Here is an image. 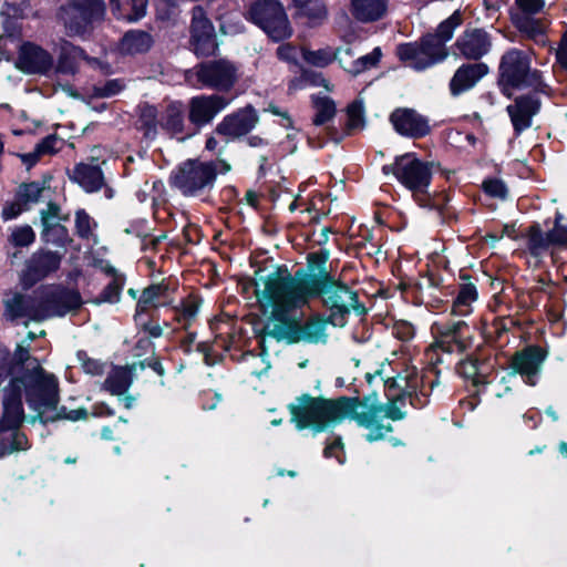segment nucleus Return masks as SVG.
<instances>
[{
    "label": "nucleus",
    "instance_id": "obj_14",
    "mask_svg": "<svg viewBox=\"0 0 567 567\" xmlns=\"http://www.w3.org/2000/svg\"><path fill=\"white\" fill-rule=\"evenodd\" d=\"M321 296L323 303L331 310V322L334 326L344 324V315L358 309V295L344 284L331 277L320 284L316 296Z\"/></svg>",
    "mask_w": 567,
    "mask_h": 567
},
{
    "label": "nucleus",
    "instance_id": "obj_18",
    "mask_svg": "<svg viewBox=\"0 0 567 567\" xmlns=\"http://www.w3.org/2000/svg\"><path fill=\"white\" fill-rule=\"evenodd\" d=\"M229 103V99L219 94L194 96L188 102V120L199 131L209 124Z\"/></svg>",
    "mask_w": 567,
    "mask_h": 567
},
{
    "label": "nucleus",
    "instance_id": "obj_50",
    "mask_svg": "<svg viewBox=\"0 0 567 567\" xmlns=\"http://www.w3.org/2000/svg\"><path fill=\"white\" fill-rule=\"evenodd\" d=\"M95 226L92 218L83 210L80 209L75 214V229L81 238L89 239L93 236V227Z\"/></svg>",
    "mask_w": 567,
    "mask_h": 567
},
{
    "label": "nucleus",
    "instance_id": "obj_23",
    "mask_svg": "<svg viewBox=\"0 0 567 567\" xmlns=\"http://www.w3.org/2000/svg\"><path fill=\"white\" fill-rule=\"evenodd\" d=\"M395 131L404 136L420 138L430 133L426 117L411 109H398L390 116Z\"/></svg>",
    "mask_w": 567,
    "mask_h": 567
},
{
    "label": "nucleus",
    "instance_id": "obj_47",
    "mask_svg": "<svg viewBox=\"0 0 567 567\" xmlns=\"http://www.w3.org/2000/svg\"><path fill=\"white\" fill-rule=\"evenodd\" d=\"M41 238L45 243H50L59 247H64L71 241L69 231L63 225H58L49 229H42Z\"/></svg>",
    "mask_w": 567,
    "mask_h": 567
},
{
    "label": "nucleus",
    "instance_id": "obj_10",
    "mask_svg": "<svg viewBox=\"0 0 567 567\" xmlns=\"http://www.w3.org/2000/svg\"><path fill=\"white\" fill-rule=\"evenodd\" d=\"M501 81L505 87H532L544 91L540 73L530 69L528 56L520 50L513 49L503 55L501 62Z\"/></svg>",
    "mask_w": 567,
    "mask_h": 567
},
{
    "label": "nucleus",
    "instance_id": "obj_61",
    "mask_svg": "<svg viewBox=\"0 0 567 567\" xmlns=\"http://www.w3.org/2000/svg\"><path fill=\"white\" fill-rule=\"evenodd\" d=\"M556 56L560 65L567 70V32L564 34L561 39V43L556 52Z\"/></svg>",
    "mask_w": 567,
    "mask_h": 567
},
{
    "label": "nucleus",
    "instance_id": "obj_44",
    "mask_svg": "<svg viewBox=\"0 0 567 567\" xmlns=\"http://www.w3.org/2000/svg\"><path fill=\"white\" fill-rule=\"evenodd\" d=\"M40 218L42 229H49L69 220V215H63L58 204L49 202L47 208L40 212Z\"/></svg>",
    "mask_w": 567,
    "mask_h": 567
},
{
    "label": "nucleus",
    "instance_id": "obj_32",
    "mask_svg": "<svg viewBox=\"0 0 567 567\" xmlns=\"http://www.w3.org/2000/svg\"><path fill=\"white\" fill-rule=\"evenodd\" d=\"M420 383L421 379L415 369H408L403 374L400 373L394 378H389L384 382L389 391L399 389L402 396H409L412 405H416L413 400V394L417 391Z\"/></svg>",
    "mask_w": 567,
    "mask_h": 567
},
{
    "label": "nucleus",
    "instance_id": "obj_21",
    "mask_svg": "<svg viewBox=\"0 0 567 567\" xmlns=\"http://www.w3.org/2000/svg\"><path fill=\"white\" fill-rule=\"evenodd\" d=\"M540 101L536 95H522L506 107L515 135L529 128L533 117L539 112Z\"/></svg>",
    "mask_w": 567,
    "mask_h": 567
},
{
    "label": "nucleus",
    "instance_id": "obj_45",
    "mask_svg": "<svg viewBox=\"0 0 567 567\" xmlns=\"http://www.w3.org/2000/svg\"><path fill=\"white\" fill-rule=\"evenodd\" d=\"M124 286V279L121 276H115L110 284L103 289L99 297L95 298L94 303L100 305L103 302L115 303L120 300L121 291Z\"/></svg>",
    "mask_w": 567,
    "mask_h": 567
},
{
    "label": "nucleus",
    "instance_id": "obj_41",
    "mask_svg": "<svg viewBox=\"0 0 567 567\" xmlns=\"http://www.w3.org/2000/svg\"><path fill=\"white\" fill-rule=\"evenodd\" d=\"M17 197L24 206H29L32 204H37L42 199L49 197V188L45 186V183L42 182H31L28 184H22L19 187Z\"/></svg>",
    "mask_w": 567,
    "mask_h": 567
},
{
    "label": "nucleus",
    "instance_id": "obj_26",
    "mask_svg": "<svg viewBox=\"0 0 567 567\" xmlns=\"http://www.w3.org/2000/svg\"><path fill=\"white\" fill-rule=\"evenodd\" d=\"M488 72L484 63L464 64L457 69L451 80L450 89L453 95L471 89L475 83Z\"/></svg>",
    "mask_w": 567,
    "mask_h": 567
},
{
    "label": "nucleus",
    "instance_id": "obj_9",
    "mask_svg": "<svg viewBox=\"0 0 567 567\" xmlns=\"http://www.w3.org/2000/svg\"><path fill=\"white\" fill-rule=\"evenodd\" d=\"M382 173L392 174L415 198L426 193L432 179L431 164L420 159L415 153L396 156L392 164L382 167Z\"/></svg>",
    "mask_w": 567,
    "mask_h": 567
},
{
    "label": "nucleus",
    "instance_id": "obj_7",
    "mask_svg": "<svg viewBox=\"0 0 567 567\" xmlns=\"http://www.w3.org/2000/svg\"><path fill=\"white\" fill-rule=\"evenodd\" d=\"M230 169L225 161L200 162L188 159L171 176L172 185L185 196H199L210 190L218 173Z\"/></svg>",
    "mask_w": 567,
    "mask_h": 567
},
{
    "label": "nucleus",
    "instance_id": "obj_58",
    "mask_svg": "<svg viewBox=\"0 0 567 567\" xmlns=\"http://www.w3.org/2000/svg\"><path fill=\"white\" fill-rule=\"evenodd\" d=\"M343 453V445L341 439H336L332 443L326 446L323 454L326 457H336L340 464L343 463L341 454Z\"/></svg>",
    "mask_w": 567,
    "mask_h": 567
},
{
    "label": "nucleus",
    "instance_id": "obj_37",
    "mask_svg": "<svg viewBox=\"0 0 567 567\" xmlns=\"http://www.w3.org/2000/svg\"><path fill=\"white\" fill-rule=\"evenodd\" d=\"M478 293L476 286L472 282L460 285L456 298L452 305V315L465 317L472 313L473 303L477 300Z\"/></svg>",
    "mask_w": 567,
    "mask_h": 567
},
{
    "label": "nucleus",
    "instance_id": "obj_16",
    "mask_svg": "<svg viewBox=\"0 0 567 567\" xmlns=\"http://www.w3.org/2000/svg\"><path fill=\"white\" fill-rule=\"evenodd\" d=\"M189 73L200 86L219 92H228L238 80L237 66L224 59L199 63Z\"/></svg>",
    "mask_w": 567,
    "mask_h": 567
},
{
    "label": "nucleus",
    "instance_id": "obj_48",
    "mask_svg": "<svg viewBox=\"0 0 567 567\" xmlns=\"http://www.w3.org/2000/svg\"><path fill=\"white\" fill-rule=\"evenodd\" d=\"M347 127L349 131H358L364 127V109L361 101L352 102L347 109Z\"/></svg>",
    "mask_w": 567,
    "mask_h": 567
},
{
    "label": "nucleus",
    "instance_id": "obj_38",
    "mask_svg": "<svg viewBox=\"0 0 567 567\" xmlns=\"http://www.w3.org/2000/svg\"><path fill=\"white\" fill-rule=\"evenodd\" d=\"M158 121L157 109L147 103L138 106V120L136 122L137 130L143 132L147 140H154L157 135Z\"/></svg>",
    "mask_w": 567,
    "mask_h": 567
},
{
    "label": "nucleus",
    "instance_id": "obj_62",
    "mask_svg": "<svg viewBox=\"0 0 567 567\" xmlns=\"http://www.w3.org/2000/svg\"><path fill=\"white\" fill-rule=\"evenodd\" d=\"M58 415L71 421H78L86 417V411L84 409H78L66 412L65 409H62Z\"/></svg>",
    "mask_w": 567,
    "mask_h": 567
},
{
    "label": "nucleus",
    "instance_id": "obj_49",
    "mask_svg": "<svg viewBox=\"0 0 567 567\" xmlns=\"http://www.w3.org/2000/svg\"><path fill=\"white\" fill-rule=\"evenodd\" d=\"M34 239L35 234L29 225L16 227L9 237V241L16 247H28Z\"/></svg>",
    "mask_w": 567,
    "mask_h": 567
},
{
    "label": "nucleus",
    "instance_id": "obj_54",
    "mask_svg": "<svg viewBox=\"0 0 567 567\" xmlns=\"http://www.w3.org/2000/svg\"><path fill=\"white\" fill-rule=\"evenodd\" d=\"M392 334L402 341H409L414 336V327L404 320L396 321L392 327Z\"/></svg>",
    "mask_w": 567,
    "mask_h": 567
},
{
    "label": "nucleus",
    "instance_id": "obj_55",
    "mask_svg": "<svg viewBox=\"0 0 567 567\" xmlns=\"http://www.w3.org/2000/svg\"><path fill=\"white\" fill-rule=\"evenodd\" d=\"M62 144L63 141L56 135H48L37 145V148L41 155L52 154L56 152Z\"/></svg>",
    "mask_w": 567,
    "mask_h": 567
},
{
    "label": "nucleus",
    "instance_id": "obj_29",
    "mask_svg": "<svg viewBox=\"0 0 567 567\" xmlns=\"http://www.w3.org/2000/svg\"><path fill=\"white\" fill-rule=\"evenodd\" d=\"M388 10V0H352L351 13L361 22L382 19Z\"/></svg>",
    "mask_w": 567,
    "mask_h": 567
},
{
    "label": "nucleus",
    "instance_id": "obj_13",
    "mask_svg": "<svg viewBox=\"0 0 567 567\" xmlns=\"http://www.w3.org/2000/svg\"><path fill=\"white\" fill-rule=\"evenodd\" d=\"M434 342L427 350V357L433 360L437 351L444 353H461L467 347L468 326L463 320H441L431 326Z\"/></svg>",
    "mask_w": 567,
    "mask_h": 567
},
{
    "label": "nucleus",
    "instance_id": "obj_28",
    "mask_svg": "<svg viewBox=\"0 0 567 567\" xmlns=\"http://www.w3.org/2000/svg\"><path fill=\"white\" fill-rule=\"evenodd\" d=\"M161 126L169 135L177 136L181 141L193 134L185 132L184 106L181 102L167 104L161 117Z\"/></svg>",
    "mask_w": 567,
    "mask_h": 567
},
{
    "label": "nucleus",
    "instance_id": "obj_24",
    "mask_svg": "<svg viewBox=\"0 0 567 567\" xmlns=\"http://www.w3.org/2000/svg\"><path fill=\"white\" fill-rule=\"evenodd\" d=\"M17 65L25 73L47 74L53 68V58L37 44L24 43L20 48Z\"/></svg>",
    "mask_w": 567,
    "mask_h": 567
},
{
    "label": "nucleus",
    "instance_id": "obj_3",
    "mask_svg": "<svg viewBox=\"0 0 567 567\" xmlns=\"http://www.w3.org/2000/svg\"><path fill=\"white\" fill-rule=\"evenodd\" d=\"M328 258L327 251L310 254L309 272L297 271L292 276L279 269L261 277L256 285V292L287 293V305L305 307L315 297L319 285L332 277L326 268Z\"/></svg>",
    "mask_w": 567,
    "mask_h": 567
},
{
    "label": "nucleus",
    "instance_id": "obj_39",
    "mask_svg": "<svg viewBox=\"0 0 567 567\" xmlns=\"http://www.w3.org/2000/svg\"><path fill=\"white\" fill-rule=\"evenodd\" d=\"M526 245L529 254L534 257H540L546 254L551 246L549 234L543 231L539 224H533L526 231Z\"/></svg>",
    "mask_w": 567,
    "mask_h": 567
},
{
    "label": "nucleus",
    "instance_id": "obj_30",
    "mask_svg": "<svg viewBox=\"0 0 567 567\" xmlns=\"http://www.w3.org/2000/svg\"><path fill=\"white\" fill-rule=\"evenodd\" d=\"M58 63L56 72L63 74H72L76 71L78 62L85 58L84 51L72 43L61 40L56 44Z\"/></svg>",
    "mask_w": 567,
    "mask_h": 567
},
{
    "label": "nucleus",
    "instance_id": "obj_43",
    "mask_svg": "<svg viewBox=\"0 0 567 567\" xmlns=\"http://www.w3.org/2000/svg\"><path fill=\"white\" fill-rule=\"evenodd\" d=\"M300 16L307 17L311 23H318L326 18L324 6L316 0H293Z\"/></svg>",
    "mask_w": 567,
    "mask_h": 567
},
{
    "label": "nucleus",
    "instance_id": "obj_8",
    "mask_svg": "<svg viewBox=\"0 0 567 567\" xmlns=\"http://www.w3.org/2000/svg\"><path fill=\"white\" fill-rule=\"evenodd\" d=\"M17 382H9L3 389L2 416L0 419V445L6 453L28 449L27 436L19 431L24 420L22 393Z\"/></svg>",
    "mask_w": 567,
    "mask_h": 567
},
{
    "label": "nucleus",
    "instance_id": "obj_6",
    "mask_svg": "<svg viewBox=\"0 0 567 567\" xmlns=\"http://www.w3.org/2000/svg\"><path fill=\"white\" fill-rule=\"evenodd\" d=\"M35 365L28 369L20 377L12 378L11 382L19 384L18 389L24 394L29 406L42 414L54 410L59 402V382L54 374L47 372L34 360Z\"/></svg>",
    "mask_w": 567,
    "mask_h": 567
},
{
    "label": "nucleus",
    "instance_id": "obj_34",
    "mask_svg": "<svg viewBox=\"0 0 567 567\" xmlns=\"http://www.w3.org/2000/svg\"><path fill=\"white\" fill-rule=\"evenodd\" d=\"M73 179L86 192H95L103 185L104 178L101 168L96 165L79 164L73 169Z\"/></svg>",
    "mask_w": 567,
    "mask_h": 567
},
{
    "label": "nucleus",
    "instance_id": "obj_64",
    "mask_svg": "<svg viewBox=\"0 0 567 567\" xmlns=\"http://www.w3.org/2000/svg\"><path fill=\"white\" fill-rule=\"evenodd\" d=\"M1 358H2V362L0 364V384L2 383L3 379L8 378L11 373L10 360H9L8 353H2Z\"/></svg>",
    "mask_w": 567,
    "mask_h": 567
},
{
    "label": "nucleus",
    "instance_id": "obj_12",
    "mask_svg": "<svg viewBox=\"0 0 567 567\" xmlns=\"http://www.w3.org/2000/svg\"><path fill=\"white\" fill-rule=\"evenodd\" d=\"M251 21L261 28L272 40L280 41L292 33L282 6L276 0H258L249 11Z\"/></svg>",
    "mask_w": 567,
    "mask_h": 567
},
{
    "label": "nucleus",
    "instance_id": "obj_31",
    "mask_svg": "<svg viewBox=\"0 0 567 567\" xmlns=\"http://www.w3.org/2000/svg\"><path fill=\"white\" fill-rule=\"evenodd\" d=\"M110 7L117 19L135 22L146 14L147 0H110Z\"/></svg>",
    "mask_w": 567,
    "mask_h": 567
},
{
    "label": "nucleus",
    "instance_id": "obj_46",
    "mask_svg": "<svg viewBox=\"0 0 567 567\" xmlns=\"http://www.w3.org/2000/svg\"><path fill=\"white\" fill-rule=\"evenodd\" d=\"M381 58V50L380 48H375L371 53L365 54L355 61L352 62L351 65H347V62L344 61L342 68L347 70L350 73L358 74L361 73L372 66H374Z\"/></svg>",
    "mask_w": 567,
    "mask_h": 567
},
{
    "label": "nucleus",
    "instance_id": "obj_25",
    "mask_svg": "<svg viewBox=\"0 0 567 567\" xmlns=\"http://www.w3.org/2000/svg\"><path fill=\"white\" fill-rule=\"evenodd\" d=\"M176 288L177 284L169 280H163L145 288L136 305V317L146 312L152 307L157 308L172 305Z\"/></svg>",
    "mask_w": 567,
    "mask_h": 567
},
{
    "label": "nucleus",
    "instance_id": "obj_19",
    "mask_svg": "<svg viewBox=\"0 0 567 567\" xmlns=\"http://www.w3.org/2000/svg\"><path fill=\"white\" fill-rule=\"evenodd\" d=\"M259 121L256 110L251 105L239 109L226 115L215 127V133L226 142L234 141L248 134Z\"/></svg>",
    "mask_w": 567,
    "mask_h": 567
},
{
    "label": "nucleus",
    "instance_id": "obj_59",
    "mask_svg": "<svg viewBox=\"0 0 567 567\" xmlns=\"http://www.w3.org/2000/svg\"><path fill=\"white\" fill-rule=\"evenodd\" d=\"M277 55L280 60L287 62H296L297 61V49L291 44H282L277 49Z\"/></svg>",
    "mask_w": 567,
    "mask_h": 567
},
{
    "label": "nucleus",
    "instance_id": "obj_33",
    "mask_svg": "<svg viewBox=\"0 0 567 567\" xmlns=\"http://www.w3.org/2000/svg\"><path fill=\"white\" fill-rule=\"evenodd\" d=\"M352 58L353 51L351 48H347L344 50L333 51L331 48L319 49L316 51L303 50L302 58L306 62L324 68L330 64L333 60L338 59L340 64H343L344 56Z\"/></svg>",
    "mask_w": 567,
    "mask_h": 567
},
{
    "label": "nucleus",
    "instance_id": "obj_52",
    "mask_svg": "<svg viewBox=\"0 0 567 567\" xmlns=\"http://www.w3.org/2000/svg\"><path fill=\"white\" fill-rule=\"evenodd\" d=\"M124 85L120 80H109L105 83L95 86L94 91L96 95L101 97H110L123 90Z\"/></svg>",
    "mask_w": 567,
    "mask_h": 567
},
{
    "label": "nucleus",
    "instance_id": "obj_63",
    "mask_svg": "<svg viewBox=\"0 0 567 567\" xmlns=\"http://www.w3.org/2000/svg\"><path fill=\"white\" fill-rule=\"evenodd\" d=\"M41 153L38 152V148L35 147L33 152H30V153H27V154H22L20 155L22 162L28 166V167H32L33 165H35L40 158Z\"/></svg>",
    "mask_w": 567,
    "mask_h": 567
},
{
    "label": "nucleus",
    "instance_id": "obj_15",
    "mask_svg": "<svg viewBox=\"0 0 567 567\" xmlns=\"http://www.w3.org/2000/svg\"><path fill=\"white\" fill-rule=\"evenodd\" d=\"M515 2L517 8L512 11L514 25L526 38L534 40L539 45H545L548 22L538 16L544 9V0H516Z\"/></svg>",
    "mask_w": 567,
    "mask_h": 567
},
{
    "label": "nucleus",
    "instance_id": "obj_53",
    "mask_svg": "<svg viewBox=\"0 0 567 567\" xmlns=\"http://www.w3.org/2000/svg\"><path fill=\"white\" fill-rule=\"evenodd\" d=\"M553 247L567 248V227L561 224H555L548 233Z\"/></svg>",
    "mask_w": 567,
    "mask_h": 567
},
{
    "label": "nucleus",
    "instance_id": "obj_22",
    "mask_svg": "<svg viewBox=\"0 0 567 567\" xmlns=\"http://www.w3.org/2000/svg\"><path fill=\"white\" fill-rule=\"evenodd\" d=\"M492 47V41L483 29H467L456 40V54L465 59L477 60L485 55Z\"/></svg>",
    "mask_w": 567,
    "mask_h": 567
},
{
    "label": "nucleus",
    "instance_id": "obj_57",
    "mask_svg": "<svg viewBox=\"0 0 567 567\" xmlns=\"http://www.w3.org/2000/svg\"><path fill=\"white\" fill-rule=\"evenodd\" d=\"M24 209H27V206L23 205L17 197L16 203L8 204L2 209V218L4 220H10L16 217H18Z\"/></svg>",
    "mask_w": 567,
    "mask_h": 567
},
{
    "label": "nucleus",
    "instance_id": "obj_5",
    "mask_svg": "<svg viewBox=\"0 0 567 567\" xmlns=\"http://www.w3.org/2000/svg\"><path fill=\"white\" fill-rule=\"evenodd\" d=\"M462 23L461 11H454L437 25L434 33L425 34L420 42L400 44L396 49L399 59L416 71L443 61L447 56L445 44Z\"/></svg>",
    "mask_w": 567,
    "mask_h": 567
},
{
    "label": "nucleus",
    "instance_id": "obj_36",
    "mask_svg": "<svg viewBox=\"0 0 567 567\" xmlns=\"http://www.w3.org/2000/svg\"><path fill=\"white\" fill-rule=\"evenodd\" d=\"M135 369L136 364L113 368L104 381V388L113 395L125 393L132 384V371Z\"/></svg>",
    "mask_w": 567,
    "mask_h": 567
},
{
    "label": "nucleus",
    "instance_id": "obj_42",
    "mask_svg": "<svg viewBox=\"0 0 567 567\" xmlns=\"http://www.w3.org/2000/svg\"><path fill=\"white\" fill-rule=\"evenodd\" d=\"M315 116L312 123L316 126L323 125L336 115V104L329 96L312 95Z\"/></svg>",
    "mask_w": 567,
    "mask_h": 567
},
{
    "label": "nucleus",
    "instance_id": "obj_60",
    "mask_svg": "<svg viewBox=\"0 0 567 567\" xmlns=\"http://www.w3.org/2000/svg\"><path fill=\"white\" fill-rule=\"evenodd\" d=\"M14 360H17L20 364H23L28 361H30V367H34L35 359H31L29 355V343L27 346L18 344L16 351H14Z\"/></svg>",
    "mask_w": 567,
    "mask_h": 567
},
{
    "label": "nucleus",
    "instance_id": "obj_17",
    "mask_svg": "<svg viewBox=\"0 0 567 567\" xmlns=\"http://www.w3.org/2000/svg\"><path fill=\"white\" fill-rule=\"evenodd\" d=\"M190 43L197 55L208 56L218 48L215 28L202 7H195L190 22Z\"/></svg>",
    "mask_w": 567,
    "mask_h": 567
},
{
    "label": "nucleus",
    "instance_id": "obj_1",
    "mask_svg": "<svg viewBox=\"0 0 567 567\" xmlns=\"http://www.w3.org/2000/svg\"><path fill=\"white\" fill-rule=\"evenodd\" d=\"M289 411L291 422L298 430L311 427L315 432H321L344 419L354 420L360 426L369 430V442L382 440L392 432V426L383 423L384 417L398 421L405 416L393 403H379L375 395L360 401L358 398L341 396L337 400H326L305 394L289 405Z\"/></svg>",
    "mask_w": 567,
    "mask_h": 567
},
{
    "label": "nucleus",
    "instance_id": "obj_27",
    "mask_svg": "<svg viewBox=\"0 0 567 567\" xmlns=\"http://www.w3.org/2000/svg\"><path fill=\"white\" fill-rule=\"evenodd\" d=\"M61 255L53 251H39L28 260L25 276L32 281L45 277L60 267Z\"/></svg>",
    "mask_w": 567,
    "mask_h": 567
},
{
    "label": "nucleus",
    "instance_id": "obj_20",
    "mask_svg": "<svg viewBox=\"0 0 567 567\" xmlns=\"http://www.w3.org/2000/svg\"><path fill=\"white\" fill-rule=\"evenodd\" d=\"M545 358L546 353L542 348L532 346L516 352L511 365L516 373L522 375L525 383L533 386L537 383Z\"/></svg>",
    "mask_w": 567,
    "mask_h": 567
},
{
    "label": "nucleus",
    "instance_id": "obj_56",
    "mask_svg": "<svg viewBox=\"0 0 567 567\" xmlns=\"http://www.w3.org/2000/svg\"><path fill=\"white\" fill-rule=\"evenodd\" d=\"M484 190L494 197L505 198L507 194V188L505 184L499 179H488L483 184Z\"/></svg>",
    "mask_w": 567,
    "mask_h": 567
},
{
    "label": "nucleus",
    "instance_id": "obj_51",
    "mask_svg": "<svg viewBox=\"0 0 567 567\" xmlns=\"http://www.w3.org/2000/svg\"><path fill=\"white\" fill-rule=\"evenodd\" d=\"M76 357L84 372H86L87 374L99 375L103 372V363L95 359L89 358L85 352L79 351Z\"/></svg>",
    "mask_w": 567,
    "mask_h": 567
},
{
    "label": "nucleus",
    "instance_id": "obj_40",
    "mask_svg": "<svg viewBox=\"0 0 567 567\" xmlns=\"http://www.w3.org/2000/svg\"><path fill=\"white\" fill-rule=\"evenodd\" d=\"M199 309L198 297L189 295L181 305L174 307L175 320L187 330L192 322L195 320Z\"/></svg>",
    "mask_w": 567,
    "mask_h": 567
},
{
    "label": "nucleus",
    "instance_id": "obj_35",
    "mask_svg": "<svg viewBox=\"0 0 567 567\" xmlns=\"http://www.w3.org/2000/svg\"><path fill=\"white\" fill-rule=\"evenodd\" d=\"M153 38L143 30H131L126 32L120 43V50L125 54L144 53L153 45Z\"/></svg>",
    "mask_w": 567,
    "mask_h": 567
},
{
    "label": "nucleus",
    "instance_id": "obj_4",
    "mask_svg": "<svg viewBox=\"0 0 567 567\" xmlns=\"http://www.w3.org/2000/svg\"><path fill=\"white\" fill-rule=\"evenodd\" d=\"M81 296L75 290L42 287L30 296L9 292L3 299V316L10 321L25 319L42 321L55 316H64L80 308Z\"/></svg>",
    "mask_w": 567,
    "mask_h": 567
},
{
    "label": "nucleus",
    "instance_id": "obj_11",
    "mask_svg": "<svg viewBox=\"0 0 567 567\" xmlns=\"http://www.w3.org/2000/svg\"><path fill=\"white\" fill-rule=\"evenodd\" d=\"M105 13L103 0H68L60 10L66 33L71 37H83L91 30L94 21H99Z\"/></svg>",
    "mask_w": 567,
    "mask_h": 567
},
{
    "label": "nucleus",
    "instance_id": "obj_2",
    "mask_svg": "<svg viewBox=\"0 0 567 567\" xmlns=\"http://www.w3.org/2000/svg\"><path fill=\"white\" fill-rule=\"evenodd\" d=\"M256 293L265 315L269 316L264 328L262 341L266 337L287 343H324L327 341V322L313 318L302 324L300 318L296 316V311L303 307L287 305V293Z\"/></svg>",
    "mask_w": 567,
    "mask_h": 567
}]
</instances>
